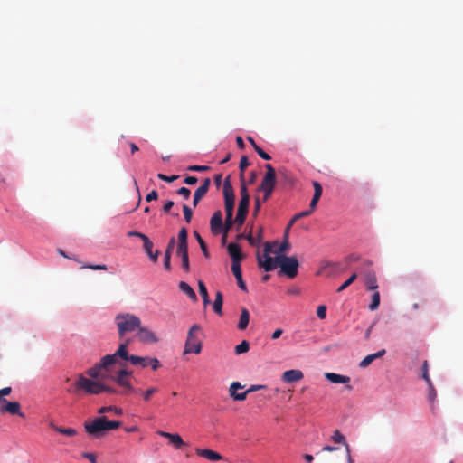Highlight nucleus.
Masks as SVG:
<instances>
[{
	"label": "nucleus",
	"mask_w": 463,
	"mask_h": 463,
	"mask_svg": "<svg viewBox=\"0 0 463 463\" xmlns=\"http://www.w3.org/2000/svg\"><path fill=\"white\" fill-rule=\"evenodd\" d=\"M157 177L160 179V180H163L165 182H167V183H172L174 181H175L179 176L178 175H171V176H167L164 174H158L157 175Z\"/></svg>",
	"instance_id": "nucleus-49"
},
{
	"label": "nucleus",
	"mask_w": 463,
	"mask_h": 463,
	"mask_svg": "<svg viewBox=\"0 0 463 463\" xmlns=\"http://www.w3.org/2000/svg\"><path fill=\"white\" fill-rule=\"evenodd\" d=\"M189 171H196V172H203V171H207L210 169L209 166L207 165H190L188 166L187 168Z\"/></svg>",
	"instance_id": "nucleus-54"
},
{
	"label": "nucleus",
	"mask_w": 463,
	"mask_h": 463,
	"mask_svg": "<svg viewBox=\"0 0 463 463\" xmlns=\"http://www.w3.org/2000/svg\"><path fill=\"white\" fill-rule=\"evenodd\" d=\"M195 453L197 456L202 457L209 461L215 462L222 460V456L212 449H196Z\"/></svg>",
	"instance_id": "nucleus-16"
},
{
	"label": "nucleus",
	"mask_w": 463,
	"mask_h": 463,
	"mask_svg": "<svg viewBox=\"0 0 463 463\" xmlns=\"http://www.w3.org/2000/svg\"><path fill=\"white\" fill-rule=\"evenodd\" d=\"M228 253L233 261H241L243 255L241 250V247L237 243H230L227 247Z\"/></svg>",
	"instance_id": "nucleus-21"
},
{
	"label": "nucleus",
	"mask_w": 463,
	"mask_h": 463,
	"mask_svg": "<svg viewBox=\"0 0 463 463\" xmlns=\"http://www.w3.org/2000/svg\"><path fill=\"white\" fill-rule=\"evenodd\" d=\"M250 199L241 198L239 202L238 211L239 213H248Z\"/></svg>",
	"instance_id": "nucleus-39"
},
{
	"label": "nucleus",
	"mask_w": 463,
	"mask_h": 463,
	"mask_svg": "<svg viewBox=\"0 0 463 463\" xmlns=\"http://www.w3.org/2000/svg\"><path fill=\"white\" fill-rule=\"evenodd\" d=\"M175 237H172L169 241H168V244H167V247L165 249V254H168L169 256L172 255V251L175 248Z\"/></svg>",
	"instance_id": "nucleus-48"
},
{
	"label": "nucleus",
	"mask_w": 463,
	"mask_h": 463,
	"mask_svg": "<svg viewBox=\"0 0 463 463\" xmlns=\"http://www.w3.org/2000/svg\"><path fill=\"white\" fill-rule=\"evenodd\" d=\"M288 231H286L285 236H284V241L279 245V249L277 250H273L274 253H277V255H284L283 252L288 250L289 248V243L288 241Z\"/></svg>",
	"instance_id": "nucleus-35"
},
{
	"label": "nucleus",
	"mask_w": 463,
	"mask_h": 463,
	"mask_svg": "<svg viewBox=\"0 0 463 463\" xmlns=\"http://www.w3.org/2000/svg\"><path fill=\"white\" fill-rule=\"evenodd\" d=\"M138 340L146 344H155L158 342V338L149 328L139 326L137 329Z\"/></svg>",
	"instance_id": "nucleus-13"
},
{
	"label": "nucleus",
	"mask_w": 463,
	"mask_h": 463,
	"mask_svg": "<svg viewBox=\"0 0 463 463\" xmlns=\"http://www.w3.org/2000/svg\"><path fill=\"white\" fill-rule=\"evenodd\" d=\"M177 194L184 199H188L190 197L191 191L186 187H181L177 190Z\"/></svg>",
	"instance_id": "nucleus-55"
},
{
	"label": "nucleus",
	"mask_w": 463,
	"mask_h": 463,
	"mask_svg": "<svg viewBox=\"0 0 463 463\" xmlns=\"http://www.w3.org/2000/svg\"><path fill=\"white\" fill-rule=\"evenodd\" d=\"M260 209V200L259 197H256L254 200V212L253 214L257 215Z\"/></svg>",
	"instance_id": "nucleus-64"
},
{
	"label": "nucleus",
	"mask_w": 463,
	"mask_h": 463,
	"mask_svg": "<svg viewBox=\"0 0 463 463\" xmlns=\"http://www.w3.org/2000/svg\"><path fill=\"white\" fill-rule=\"evenodd\" d=\"M233 215H226L225 223H222V230L221 233H224V237H227L229 231L233 225Z\"/></svg>",
	"instance_id": "nucleus-32"
},
{
	"label": "nucleus",
	"mask_w": 463,
	"mask_h": 463,
	"mask_svg": "<svg viewBox=\"0 0 463 463\" xmlns=\"http://www.w3.org/2000/svg\"><path fill=\"white\" fill-rule=\"evenodd\" d=\"M249 321H250V312L248 311L247 308L242 307L241 313L240 316V319H239V322L237 325L238 329L245 330L249 325Z\"/></svg>",
	"instance_id": "nucleus-25"
},
{
	"label": "nucleus",
	"mask_w": 463,
	"mask_h": 463,
	"mask_svg": "<svg viewBox=\"0 0 463 463\" xmlns=\"http://www.w3.org/2000/svg\"><path fill=\"white\" fill-rule=\"evenodd\" d=\"M120 426V421L108 420L106 416L97 417L92 421L84 423L85 431L93 438H101L108 431L115 430Z\"/></svg>",
	"instance_id": "nucleus-2"
},
{
	"label": "nucleus",
	"mask_w": 463,
	"mask_h": 463,
	"mask_svg": "<svg viewBox=\"0 0 463 463\" xmlns=\"http://www.w3.org/2000/svg\"><path fill=\"white\" fill-rule=\"evenodd\" d=\"M246 239L251 246H258L262 241V228L259 229L257 238L250 233L246 236Z\"/></svg>",
	"instance_id": "nucleus-30"
},
{
	"label": "nucleus",
	"mask_w": 463,
	"mask_h": 463,
	"mask_svg": "<svg viewBox=\"0 0 463 463\" xmlns=\"http://www.w3.org/2000/svg\"><path fill=\"white\" fill-rule=\"evenodd\" d=\"M428 384V398L430 402H434V400L436 399V396H437V392H436V390L433 386V383L432 382H430V383H427Z\"/></svg>",
	"instance_id": "nucleus-46"
},
{
	"label": "nucleus",
	"mask_w": 463,
	"mask_h": 463,
	"mask_svg": "<svg viewBox=\"0 0 463 463\" xmlns=\"http://www.w3.org/2000/svg\"><path fill=\"white\" fill-rule=\"evenodd\" d=\"M179 287V289L184 292V294L187 295V297L193 300V301H197V296L194 292V290L190 287L189 284H187L186 282L184 281H181L178 285Z\"/></svg>",
	"instance_id": "nucleus-26"
},
{
	"label": "nucleus",
	"mask_w": 463,
	"mask_h": 463,
	"mask_svg": "<svg viewBox=\"0 0 463 463\" xmlns=\"http://www.w3.org/2000/svg\"><path fill=\"white\" fill-rule=\"evenodd\" d=\"M157 434L163 438L168 439L169 442L176 449H180L185 445L184 441L179 434L165 432L162 430L157 431Z\"/></svg>",
	"instance_id": "nucleus-18"
},
{
	"label": "nucleus",
	"mask_w": 463,
	"mask_h": 463,
	"mask_svg": "<svg viewBox=\"0 0 463 463\" xmlns=\"http://www.w3.org/2000/svg\"><path fill=\"white\" fill-rule=\"evenodd\" d=\"M243 386L239 382H233L229 388L231 397L235 401H244L247 398V394L259 390L265 389V385H251L247 391L241 393H236V390L242 389Z\"/></svg>",
	"instance_id": "nucleus-10"
},
{
	"label": "nucleus",
	"mask_w": 463,
	"mask_h": 463,
	"mask_svg": "<svg viewBox=\"0 0 463 463\" xmlns=\"http://www.w3.org/2000/svg\"><path fill=\"white\" fill-rule=\"evenodd\" d=\"M255 151L262 159L267 161L271 159V156L263 151L260 146L256 147Z\"/></svg>",
	"instance_id": "nucleus-56"
},
{
	"label": "nucleus",
	"mask_w": 463,
	"mask_h": 463,
	"mask_svg": "<svg viewBox=\"0 0 463 463\" xmlns=\"http://www.w3.org/2000/svg\"><path fill=\"white\" fill-rule=\"evenodd\" d=\"M222 303H223L222 293L221 291H217L215 294L214 302L213 304V309L219 316L222 315Z\"/></svg>",
	"instance_id": "nucleus-27"
},
{
	"label": "nucleus",
	"mask_w": 463,
	"mask_h": 463,
	"mask_svg": "<svg viewBox=\"0 0 463 463\" xmlns=\"http://www.w3.org/2000/svg\"><path fill=\"white\" fill-rule=\"evenodd\" d=\"M211 184L210 178H205L203 184L195 190L194 194L193 206L196 207L201 199L207 194Z\"/></svg>",
	"instance_id": "nucleus-14"
},
{
	"label": "nucleus",
	"mask_w": 463,
	"mask_h": 463,
	"mask_svg": "<svg viewBox=\"0 0 463 463\" xmlns=\"http://www.w3.org/2000/svg\"><path fill=\"white\" fill-rule=\"evenodd\" d=\"M82 457L89 459L90 463H97V457L93 453L85 452L82 454Z\"/></svg>",
	"instance_id": "nucleus-59"
},
{
	"label": "nucleus",
	"mask_w": 463,
	"mask_h": 463,
	"mask_svg": "<svg viewBox=\"0 0 463 463\" xmlns=\"http://www.w3.org/2000/svg\"><path fill=\"white\" fill-rule=\"evenodd\" d=\"M81 268L82 269H93V270H107L108 269L107 266L104 264H101V265L89 264V265L82 266Z\"/></svg>",
	"instance_id": "nucleus-50"
},
{
	"label": "nucleus",
	"mask_w": 463,
	"mask_h": 463,
	"mask_svg": "<svg viewBox=\"0 0 463 463\" xmlns=\"http://www.w3.org/2000/svg\"><path fill=\"white\" fill-rule=\"evenodd\" d=\"M236 280H237V284H238V287L244 292L247 291V286L245 284V282L243 281L242 279V276L239 277V278H236Z\"/></svg>",
	"instance_id": "nucleus-62"
},
{
	"label": "nucleus",
	"mask_w": 463,
	"mask_h": 463,
	"mask_svg": "<svg viewBox=\"0 0 463 463\" xmlns=\"http://www.w3.org/2000/svg\"><path fill=\"white\" fill-rule=\"evenodd\" d=\"M51 427L57 432L61 433V434H63V435H66V436H69V437H72V436H75L77 434V430L73 428H62V427H59V426H56L54 424H51Z\"/></svg>",
	"instance_id": "nucleus-29"
},
{
	"label": "nucleus",
	"mask_w": 463,
	"mask_h": 463,
	"mask_svg": "<svg viewBox=\"0 0 463 463\" xmlns=\"http://www.w3.org/2000/svg\"><path fill=\"white\" fill-rule=\"evenodd\" d=\"M128 237H138L143 241V242L145 241L146 238H148L146 235H145L139 232H136V231L128 232Z\"/></svg>",
	"instance_id": "nucleus-58"
},
{
	"label": "nucleus",
	"mask_w": 463,
	"mask_h": 463,
	"mask_svg": "<svg viewBox=\"0 0 463 463\" xmlns=\"http://www.w3.org/2000/svg\"><path fill=\"white\" fill-rule=\"evenodd\" d=\"M0 413L17 415L21 418L25 417L24 413L21 411L20 403L18 402H9L8 400H2V403H0Z\"/></svg>",
	"instance_id": "nucleus-11"
},
{
	"label": "nucleus",
	"mask_w": 463,
	"mask_h": 463,
	"mask_svg": "<svg viewBox=\"0 0 463 463\" xmlns=\"http://www.w3.org/2000/svg\"><path fill=\"white\" fill-rule=\"evenodd\" d=\"M176 254L182 260V268L185 272H189L190 264H189V256H188V246L184 247H177Z\"/></svg>",
	"instance_id": "nucleus-20"
},
{
	"label": "nucleus",
	"mask_w": 463,
	"mask_h": 463,
	"mask_svg": "<svg viewBox=\"0 0 463 463\" xmlns=\"http://www.w3.org/2000/svg\"><path fill=\"white\" fill-rule=\"evenodd\" d=\"M201 333V326L197 324L193 325L187 334V338L184 345V354H200L202 351V341L199 335Z\"/></svg>",
	"instance_id": "nucleus-5"
},
{
	"label": "nucleus",
	"mask_w": 463,
	"mask_h": 463,
	"mask_svg": "<svg viewBox=\"0 0 463 463\" xmlns=\"http://www.w3.org/2000/svg\"><path fill=\"white\" fill-rule=\"evenodd\" d=\"M360 274L364 279V285L367 288V290H375L378 288L377 279L375 276V272L371 269H367L364 270H361Z\"/></svg>",
	"instance_id": "nucleus-12"
},
{
	"label": "nucleus",
	"mask_w": 463,
	"mask_h": 463,
	"mask_svg": "<svg viewBox=\"0 0 463 463\" xmlns=\"http://www.w3.org/2000/svg\"><path fill=\"white\" fill-rule=\"evenodd\" d=\"M111 411H114L118 415H121L123 412L122 409L118 408L116 406H104V407H100L98 410L99 414H105L107 412H111Z\"/></svg>",
	"instance_id": "nucleus-34"
},
{
	"label": "nucleus",
	"mask_w": 463,
	"mask_h": 463,
	"mask_svg": "<svg viewBox=\"0 0 463 463\" xmlns=\"http://www.w3.org/2000/svg\"><path fill=\"white\" fill-rule=\"evenodd\" d=\"M386 351L385 349H382L374 354H371L366 355L359 364V366L362 368L367 367L369 364H371L375 359L381 358L385 354Z\"/></svg>",
	"instance_id": "nucleus-23"
},
{
	"label": "nucleus",
	"mask_w": 463,
	"mask_h": 463,
	"mask_svg": "<svg viewBox=\"0 0 463 463\" xmlns=\"http://www.w3.org/2000/svg\"><path fill=\"white\" fill-rule=\"evenodd\" d=\"M123 362H130L133 365H140L142 368H146L149 366V356H137V355H129L128 351L127 350V357L121 358Z\"/></svg>",
	"instance_id": "nucleus-19"
},
{
	"label": "nucleus",
	"mask_w": 463,
	"mask_h": 463,
	"mask_svg": "<svg viewBox=\"0 0 463 463\" xmlns=\"http://www.w3.org/2000/svg\"><path fill=\"white\" fill-rule=\"evenodd\" d=\"M143 246H144V250H145L146 253L147 254V256L149 257V259L153 262H157L158 256H159L160 252H159V250H156L155 252L152 251L154 244L150 241L149 238H146Z\"/></svg>",
	"instance_id": "nucleus-24"
},
{
	"label": "nucleus",
	"mask_w": 463,
	"mask_h": 463,
	"mask_svg": "<svg viewBox=\"0 0 463 463\" xmlns=\"http://www.w3.org/2000/svg\"><path fill=\"white\" fill-rule=\"evenodd\" d=\"M232 271L235 278H239L241 275V261H233L232 263Z\"/></svg>",
	"instance_id": "nucleus-43"
},
{
	"label": "nucleus",
	"mask_w": 463,
	"mask_h": 463,
	"mask_svg": "<svg viewBox=\"0 0 463 463\" xmlns=\"http://www.w3.org/2000/svg\"><path fill=\"white\" fill-rule=\"evenodd\" d=\"M183 212H184V216L185 222L187 223H190L191 220H192V217H193L192 209L188 205L184 204L183 205Z\"/></svg>",
	"instance_id": "nucleus-45"
},
{
	"label": "nucleus",
	"mask_w": 463,
	"mask_h": 463,
	"mask_svg": "<svg viewBox=\"0 0 463 463\" xmlns=\"http://www.w3.org/2000/svg\"><path fill=\"white\" fill-rule=\"evenodd\" d=\"M223 196L226 215H233L235 194L230 181V176H227L223 183Z\"/></svg>",
	"instance_id": "nucleus-9"
},
{
	"label": "nucleus",
	"mask_w": 463,
	"mask_h": 463,
	"mask_svg": "<svg viewBox=\"0 0 463 463\" xmlns=\"http://www.w3.org/2000/svg\"><path fill=\"white\" fill-rule=\"evenodd\" d=\"M164 268L166 270H170L171 269V256H169L168 254H165Z\"/></svg>",
	"instance_id": "nucleus-60"
},
{
	"label": "nucleus",
	"mask_w": 463,
	"mask_h": 463,
	"mask_svg": "<svg viewBox=\"0 0 463 463\" xmlns=\"http://www.w3.org/2000/svg\"><path fill=\"white\" fill-rule=\"evenodd\" d=\"M184 246H188L187 230H186V228L183 227L180 229L179 233H178L177 247H184Z\"/></svg>",
	"instance_id": "nucleus-31"
},
{
	"label": "nucleus",
	"mask_w": 463,
	"mask_h": 463,
	"mask_svg": "<svg viewBox=\"0 0 463 463\" xmlns=\"http://www.w3.org/2000/svg\"><path fill=\"white\" fill-rule=\"evenodd\" d=\"M158 392V389L156 387H151L149 389H147L144 393H143V397H144V400L146 402L149 401L151 396L157 392Z\"/></svg>",
	"instance_id": "nucleus-47"
},
{
	"label": "nucleus",
	"mask_w": 463,
	"mask_h": 463,
	"mask_svg": "<svg viewBox=\"0 0 463 463\" xmlns=\"http://www.w3.org/2000/svg\"><path fill=\"white\" fill-rule=\"evenodd\" d=\"M312 184L314 187V196L310 202L309 210L297 213L290 221L289 224L287 227V230H288L297 220L310 215L311 213L316 209L317 203L322 195L323 188L322 185L317 181H313Z\"/></svg>",
	"instance_id": "nucleus-8"
},
{
	"label": "nucleus",
	"mask_w": 463,
	"mask_h": 463,
	"mask_svg": "<svg viewBox=\"0 0 463 463\" xmlns=\"http://www.w3.org/2000/svg\"><path fill=\"white\" fill-rule=\"evenodd\" d=\"M194 235L196 241H198V243L200 245V248H201L204 257L205 258H209L210 254H209V251L207 250V246H206L205 241L203 240V238L201 237V235L197 232H194Z\"/></svg>",
	"instance_id": "nucleus-33"
},
{
	"label": "nucleus",
	"mask_w": 463,
	"mask_h": 463,
	"mask_svg": "<svg viewBox=\"0 0 463 463\" xmlns=\"http://www.w3.org/2000/svg\"><path fill=\"white\" fill-rule=\"evenodd\" d=\"M12 388L11 387H5L3 389H0V403H2V400H6L5 396H7L11 393Z\"/></svg>",
	"instance_id": "nucleus-57"
},
{
	"label": "nucleus",
	"mask_w": 463,
	"mask_h": 463,
	"mask_svg": "<svg viewBox=\"0 0 463 463\" xmlns=\"http://www.w3.org/2000/svg\"><path fill=\"white\" fill-rule=\"evenodd\" d=\"M304 374L302 371L298 369H291L284 372L281 379L284 383H291L302 380Z\"/></svg>",
	"instance_id": "nucleus-17"
},
{
	"label": "nucleus",
	"mask_w": 463,
	"mask_h": 463,
	"mask_svg": "<svg viewBox=\"0 0 463 463\" xmlns=\"http://www.w3.org/2000/svg\"><path fill=\"white\" fill-rule=\"evenodd\" d=\"M380 305V294L378 291H374L372 295V303L369 305V309L373 311L378 308Z\"/></svg>",
	"instance_id": "nucleus-38"
},
{
	"label": "nucleus",
	"mask_w": 463,
	"mask_h": 463,
	"mask_svg": "<svg viewBox=\"0 0 463 463\" xmlns=\"http://www.w3.org/2000/svg\"><path fill=\"white\" fill-rule=\"evenodd\" d=\"M249 159L246 156H242L240 161L239 168H240V179H243L244 177V171L249 166Z\"/></svg>",
	"instance_id": "nucleus-36"
},
{
	"label": "nucleus",
	"mask_w": 463,
	"mask_h": 463,
	"mask_svg": "<svg viewBox=\"0 0 463 463\" xmlns=\"http://www.w3.org/2000/svg\"><path fill=\"white\" fill-rule=\"evenodd\" d=\"M277 245V242H266L264 244V259L257 253V260L258 264L260 268H262L265 271H272L277 269L279 265L278 260V255L275 258L269 256V253L273 252L272 246Z\"/></svg>",
	"instance_id": "nucleus-6"
},
{
	"label": "nucleus",
	"mask_w": 463,
	"mask_h": 463,
	"mask_svg": "<svg viewBox=\"0 0 463 463\" xmlns=\"http://www.w3.org/2000/svg\"><path fill=\"white\" fill-rule=\"evenodd\" d=\"M317 315L320 319H324L326 316V307L324 305L318 306Z\"/></svg>",
	"instance_id": "nucleus-53"
},
{
	"label": "nucleus",
	"mask_w": 463,
	"mask_h": 463,
	"mask_svg": "<svg viewBox=\"0 0 463 463\" xmlns=\"http://www.w3.org/2000/svg\"><path fill=\"white\" fill-rule=\"evenodd\" d=\"M265 168L267 170L266 174L258 187V191L264 193L262 199L263 202H266L270 198L276 185V172L274 167L270 164H266Z\"/></svg>",
	"instance_id": "nucleus-4"
},
{
	"label": "nucleus",
	"mask_w": 463,
	"mask_h": 463,
	"mask_svg": "<svg viewBox=\"0 0 463 463\" xmlns=\"http://www.w3.org/2000/svg\"><path fill=\"white\" fill-rule=\"evenodd\" d=\"M247 214L248 213L237 212L235 222L238 223V226H241L244 223Z\"/></svg>",
	"instance_id": "nucleus-51"
},
{
	"label": "nucleus",
	"mask_w": 463,
	"mask_h": 463,
	"mask_svg": "<svg viewBox=\"0 0 463 463\" xmlns=\"http://www.w3.org/2000/svg\"><path fill=\"white\" fill-rule=\"evenodd\" d=\"M198 288H199V293L203 298V305L207 306L210 303V298H209L206 286L203 283V281H202V280L198 281Z\"/></svg>",
	"instance_id": "nucleus-28"
},
{
	"label": "nucleus",
	"mask_w": 463,
	"mask_h": 463,
	"mask_svg": "<svg viewBox=\"0 0 463 463\" xmlns=\"http://www.w3.org/2000/svg\"><path fill=\"white\" fill-rule=\"evenodd\" d=\"M210 228L211 232L218 235L222 232V214L221 211H216L213 213L211 220H210Z\"/></svg>",
	"instance_id": "nucleus-15"
},
{
	"label": "nucleus",
	"mask_w": 463,
	"mask_h": 463,
	"mask_svg": "<svg viewBox=\"0 0 463 463\" xmlns=\"http://www.w3.org/2000/svg\"><path fill=\"white\" fill-rule=\"evenodd\" d=\"M357 279V274L353 273L347 280H345L338 288L337 292H342L345 290L347 287H349L355 279Z\"/></svg>",
	"instance_id": "nucleus-40"
},
{
	"label": "nucleus",
	"mask_w": 463,
	"mask_h": 463,
	"mask_svg": "<svg viewBox=\"0 0 463 463\" xmlns=\"http://www.w3.org/2000/svg\"><path fill=\"white\" fill-rule=\"evenodd\" d=\"M198 179L195 176H186L184 180V183L188 185H194L197 183Z\"/></svg>",
	"instance_id": "nucleus-61"
},
{
	"label": "nucleus",
	"mask_w": 463,
	"mask_h": 463,
	"mask_svg": "<svg viewBox=\"0 0 463 463\" xmlns=\"http://www.w3.org/2000/svg\"><path fill=\"white\" fill-rule=\"evenodd\" d=\"M149 366L152 370L156 371L161 366V364L157 358L149 357Z\"/></svg>",
	"instance_id": "nucleus-52"
},
{
	"label": "nucleus",
	"mask_w": 463,
	"mask_h": 463,
	"mask_svg": "<svg viewBox=\"0 0 463 463\" xmlns=\"http://www.w3.org/2000/svg\"><path fill=\"white\" fill-rule=\"evenodd\" d=\"M157 197H158L157 192H156V191H155V190H153V191H151V192L146 195V200L147 202H151V201H153V200H156V199H157Z\"/></svg>",
	"instance_id": "nucleus-63"
},
{
	"label": "nucleus",
	"mask_w": 463,
	"mask_h": 463,
	"mask_svg": "<svg viewBox=\"0 0 463 463\" xmlns=\"http://www.w3.org/2000/svg\"><path fill=\"white\" fill-rule=\"evenodd\" d=\"M115 322L120 338L128 333L137 330L141 325V320L137 316L129 313L118 314L115 317Z\"/></svg>",
	"instance_id": "nucleus-3"
},
{
	"label": "nucleus",
	"mask_w": 463,
	"mask_h": 463,
	"mask_svg": "<svg viewBox=\"0 0 463 463\" xmlns=\"http://www.w3.org/2000/svg\"><path fill=\"white\" fill-rule=\"evenodd\" d=\"M278 260L279 262L280 273L287 275L289 279H294L298 275L299 264L296 257L278 255Z\"/></svg>",
	"instance_id": "nucleus-7"
},
{
	"label": "nucleus",
	"mask_w": 463,
	"mask_h": 463,
	"mask_svg": "<svg viewBox=\"0 0 463 463\" xmlns=\"http://www.w3.org/2000/svg\"><path fill=\"white\" fill-rule=\"evenodd\" d=\"M325 377L326 380L333 383H350V377L345 375L337 374L335 373H326Z\"/></svg>",
	"instance_id": "nucleus-22"
},
{
	"label": "nucleus",
	"mask_w": 463,
	"mask_h": 463,
	"mask_svg": "<svg viewBox=\"0 0 463 463\" xmlns=\"http://www.w3.org/2000/svg\"><path fill=\"white\" fill-rule=\"evenodd\" d=\"M250 349V344L248 341L243 340L241 344L235 346V354H241L243 353L248 352Z\"/></svg>",
	"instance_id": "nucleus-37"
},
{
	"label": "nucleus",
	"mask_w": 463,
	"mask_h": 463,
	"mask_svg": "<svg viewBox=\"0 0 463 463\" xmlns=\"http://www.w3.org/2000/svg\"><path fill=\"white\" fill-rule=\"evenodd\" d=\"M332 440L335 443H339V444L343 443L345 446V443H347L345 436L337 430L334 431V434L332 436Z\"/></svg>",
	"instance_id": "nucleus-41"
},
{
	"label": "nucleus",
	"mask_w": 463,
	"mask_h": 463,
	"mask_svg": "<svg viewBox=\"0 0 463 463\" xmlns=\"http://www.w3.org/2000/svg\"><path fill=\"white\" fill-rule=\"evenodd\" d=\"M240 180H241V188H240L241 198L250 199V194L248 193L245 178L240 179Z\"/></svg>",
	"instance_id": "nucleus-42"
},
{
	"label": "nucleus",
	"mask_w": 463,
	"mask_h": 463,
	"mask_svg": "<svg viewBox=\"0 0 463 463\" xmlns=\"http://www.w3.org/2000/svg\"><path fill=\"white\" fill-rule=\"evenodd\" d=\"M130 344V339H125L118 350L111 354H106L100 361L86 371L89 377L79 374L73 384V389L70 392L80 395H99L101 393H117V390L109 384V382H114L123 388L122 394L134 392L129 377L132 372L124 368L125 363L121 358L127 357V347Z\"/></svg>",
	"instance_id": "nucleus-1"
},
{
	"label": "nucleus",
	"mask_w": 463,
	"mask_h": 463,
	"mask_svg": "<svg viewBox=\"0 0 463 463\" xmlns=\"http://www.w3.org/2000/svg\"><path fill=\"white\" fill-rule=\"evenodd\" d=\"M422 375L421 377L426 381V383L431 382L430 376H429V364L428 361L424 360L422 363Z\"/></svg>",
	"instance_id": "nucleus-44"
}]
</instances>
